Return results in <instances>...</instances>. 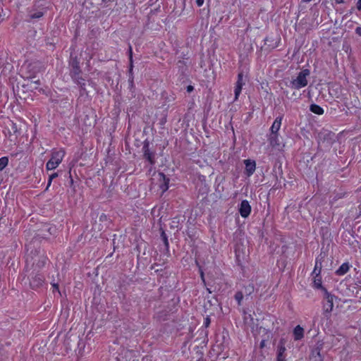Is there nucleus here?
Segmentation results:
<instances>
[{
  "label": "nucleus",
  "mask_w": 361,
  "mask_h": 361,
  "mask_svg": "<svg viewBox=\"0 0 361 361\" xmlns=\"http://www.w3.org/2000/svg\"><path fill=\"white\" fill-rule=\"evenodd\" d=\"M310 75V71L307 68H304L301 70L296 78L292 79L290 81V84L288 85L286 82V85L288 87H290L291 89L293 90H300L302 87H305L307 85L308 81H307V77H309Z\"/></svg>",
  "instance_id": "1"
},
{
  "label": "nucleus",
  "mask_w": 361,
  "mask_h": 361,
  "mask_svg": "<svg viewBox=\"0 0 361 361\" xmlns=\"http://www.w3.org/2000/svg\"><path fill=\"white\" fill-rule=\"evenodd\" d=\"M317 140L319 145L329 149L336 142L337 135L331 130L322 129L318 133Z\"/></svg>",
  "instance_id": "2"
},
{
  "label": "nucleus",
  "mask_w": 361,
  "mask_h": 361,
  "mask_svg": "<svg viewBox=\"0 0 361 361\" xmlns=\"http://www.w3.org/2000/svg\"><path fill=\"white\" fill-rule=\"evenodd\" d=\"M234 252L235 255V262L238 266L241 267L248 255L246 246L240 239L236 242L234 246Z\"/></svg>",
  "instance_id": "3"
},
{
  "label": "nucleus",
  "mask_w": 361,
  "mask_h": 361,
  "mask_svg": "<svg viewBox=\"0 0 361 361\" xmlns=\"http://www.w3.org/2000/svg\"><path fill=\"white\" fill-rule=\"evenodd\" d=\"M69 66L71 67V76L72 79L79 78V75L82 73L80 67V61L77 56H74L73 53L71 54Z\"/></svg>",
  "instance_id": "4"
},
{
  "label": "nucleus",
  "mask_w": 361,
  "mask_h": 361,
  "mask_svg": "<svg viewBox=\"0 0 361 361\" xmlns=\"http://www.w3.org/2000/svg\"><path fill=\"white\" fill-rule=\"evenodd\" d=\"M142 152H143V159L148 161L151 165H154L156 163L155 160V156L156 152L154 150H151L149 148V141L147 140H145L143 142V147H142Z\"/></svg>",
  "instance_id": "5"
},
{
  "label": "nucleus",
  "mask_w": 361,
  "mask_h": 361,
  "mask_svg": "<svg viewBox=\"0 0 361 361\" xmlns=\"http://www.w3.org/2000/svg\"><path fill=\"white\" fill-rule=\"evenodd\" d=\"M324 342L322 341H319L317 342L314 347L312 349L311 353L309 355L310 361H323L324 355L322 354V350L323 349Z\"/></svg>",
  "instance_id": "6"
},
{
  "label": "nucleus",
  "mask_w": 361,
  "mask_h": 361,
  "mask_svg": "<svg viewBox=\"0 0 361 361\" xmlns=\"http://www.w3.org/2000/svg\"><path fill=\"white\" fill-rule=\"evenodd\" d=\"M64 152L63 151H58L53 152L51 159L46 164V168L48 171L56 169L61 162Z\"/></svg>",
  "instance_id": "7"
},
{
  "label": "nucleus",
  "mask_w": 361,
  "mask_h": 361,
  "mask_svg": "<svg viewBox=\"0 0 361 361\" xmlns=\"http://www.w3.org/2000/svg\"><path fill=\"white\" fill-rule=\"evenodd\" d=\"M287 343V340L285 338H281L279 340V342L277 345L276 349V361H286V343Z\"/></svg>",
  "instance_id": "8"
},
{
  "label": "nucleus",
  "mask_w": 361,
  "mask_h": 361,
  "mask_svg": "<svg viewBox=\"0 0 361 361\" xmlns=\"http://www.w3.org/2000/svg\"><path fill=\"white\" fill-rule=\"evenodd\" d=\"M252 207L249 202L246 200L241 201L238 207V212L243 218H247L251 213Z\"/></svg>",
  "instance_id": "9"
},
{
  "label": "nucleus",
  "mask_w": 361,
  "mask_h": 361,
  "mask_svg": "<svg viewBox=\"0 0 361 361\" xmlns=\"http://www.w3.org/2000/svg\"><path fill=\"white\" fill-rule=\"evenodd\" d=\"M158 176L159 187L162 190V193H164L168 190L169 188L170 178L163 172H159Z\"/></svg>",
  "instance_id": "10"
},
{
  "label": "nucleus",
  "mask_w": 361,
  "mask_h": 361,
  "mask_svg": "<svg viewBox=\"0 0 361 361\" xmlns=\"http://www.w3.org/2000/svg\"><path fill=\"white\" fill-rule=\"evenodd\" d=\"M243 78H244L243 73V72L239 73L238 75V80L235 83V90H234L235 100L238 99L239 95L241 93L243 86L245 85V81H244Z\"/></svg>",
  "instance_id": "11"
},
{
  "label": "nucleus",
  "mask_w": 361,
  "mask_h": 361,
  "mask_svg": "<svg viewBox=\"0 0 361 361\" xmlns=\"http://www.w3.org/2000/svg\"><path fill=\"white\" fill-rule=\"evenodd\" d=\"M44 277L40 274H35L32 276L30 281V285L32 289L40 287L44 283Z\"/></svg>",
  "instance_id": "12"
},
{
  "label": "nucleus",
  "mask_w": 361,
  "mask_h": 361,
  "mask_svg": "<svg viewBox=\"0 0 361 361\" xmlns=\"http://www.w3.org/2000/svg\"><path fill=\"white\" fill-rule=\"evenodd\" d=\"M244 164L245 165L244 173L247 176L250 177L254 173L256 169V162L255 160L248 159L244 160Z\"/></svg>",
  "instance_id": "13"
},
{
  "label": "nucleus",
  "mask_w": 361,
  "mask_h": 361,
  "mask_svg": "<svg viewBox=\"0 0 361 361\" xmlns=\"http://www.w3.org/2000/svg\"><path fill=\"white\" fill-rule=\"evenodd\" d=\"M224 345L222 344L216 345L214 348H212V350L216 351V360L217 361H224L228 357L227 353H224Z\"/></svg>",
  "instance_id": "14"
},
{
  "label": "nucleus",
  "mask_w": 361,
  "mask_h": 361,
  "mask_svg": "<svg viewBox=\"0 0 361 361\" xmlns=\"http://www.w3.org/2000/svg\"><path fill=\"white\" fill-rule=\"evenodd\" d=\"M185 220V216H176L173 217L171 222V228H177L180 229L179 226L183 224Z\"/></svg>",
  "instance_id": "15"
},
{
  "label": "nucleus",
  "mask_w": 361,
  "mask_h": 361,
  "mask_svg": "<svg viewBox=\"0 0 361 361\" xmlns=\"http://www.w3.org/2000/svg\"><path fill=\"white\" fill-rule=\"evenodd\" d=\"M336 298L335 295L329 298V299H324L326 302L323 305L324 311L325 313H331L334 307V299Z\"/></svg>",
  "instance_id": "16"
},
{
  "label": "nucleus",
  "mask_w": 361,
  "mask_h": 361,
  "mask_svg": "<svg viewBox=\"0 0 361 361\" xmlns=\"http://www.w3.org/2000/svg\"><path fill=\"white\" fill-rule=\"evenodd\" d=\"M312 276V286L314 289H319V288H322V281L321 274L317 273V274L311 275Z\"/></svg>",
  "instance_id": "17"
},
{
  "label": "nucleus",
  "mask_w": 361,
  "mask_h": 361,
  "mask_svg": "<svg viewBox=\"0 0 361 361\" xmlns=\"http://www.w3.org/2000/svg\"><path fill=\"white\" fill-rule=\"evenodd\" d=\"M281 121H282V116H278L275 119V121H274V123L270 128L271 133L278 134V131L281 128Z\"/></svg>",
  "instance_id": "18"
},
{
  "label": "nucleus",
  "mask_w": 361,
  "mask_h": 361,
  "mask_svg": "<svg viewBox=\"0 0 361 361\" xmlns=\"http://www.w3.org/2000/svg\"><path fill=\"white\" fill-rule=\"evenodd\" d=\"M350 265L348 262L342 264L339 268L335 271L336 275L343 276L350 269Z\"/></svg>",
  "instance_id": "19"
},
{
  "label": "nucleus",
  "mask_w": 361,
  "mask_h": 361,
  "mask_svg": "<svg viewBox=\"0 0 361 361\" xmlns=\"http://www.w3.org/2000/svg\"><path fill=\"white\" fill-rule=\"evenodd\" d=\"M294 339L300 340L304 336V329L300 325L296 326L293 329Z\"/></svg>",
  "instance_id": "20"
},
{
  "label": "nucleus",
  "mask_w": 361,
  "mask_h": 361,
  "mask_svg": "<svg viewBox=\"0 0 361 361\" xmlns=\"http://www.w3.org/2000/svg\"><path fill=\"white\" fill-rule=\"evenodd\" d=\"M322 259H323V257H321V258L317 257L316 259L314 268L313 271L312 272L311 275L317 274V273L321 274L322 268Z\"/></svg>",
  "instance_id": "21"
},
{
  "label": "nucleus",
  "mask_w": 361,
  "mask_h": 361,
  "mask_svg": "<svg viewBox=\"0 0 361 361\" xmlns=\"http://www.w3.org/2000/svg\"><path fill=\"white\" fill-rule=\"evenodd\" d=\"M310 111L317 115H322L324 114L323 108L316 104H312L310 106Z\"/></svg>",
  "instance_id": "22"
},
{
  "label": "nucleus",
  "mask_w": 361,
  "mask_h": 361,
  "mask_svg": "<svg viewBox=\"0 0 361 361\" xmlns=\"http://www.w3.org/2000/svg\"><path fill=\"white\" fill-rule=\"evenodd\" d=\"M159 231H160V235H161V240L164 242V244L165 246V249H166V252H169V240H168V236H167L166 233H165V231L162 228H160Z\"/></svg>",
  "instance_id": "23"
},
{
  "label": "nucleus",
  "mask_w": 361,
  "mask_h": 361,
  "mask_svg": "<svg viewBox=\"0 0 361 361\" xmlns=\"http://www.w3.org/2000/svg\"><path fill=\"white\" fill-rule=\"evenodd\" d=\"M278 135H279V134H276V133H271L270 134L269 140L270 145L272 147H276V146H279L280 145Z\"/></svg>",
  "instance_id": "24"
},
{
  "label": "nucleus",
  "mask_w": 361,
  "mask_h": 361,
  "mask_svg": "<svg viewBox=\"0 0 361 361\" xmlns=\"http://www.w3.org/2000/svg\"><path fill=\"white\" fill-rule=\"evenodd\" d=\"M129 90L130 92V97L134 98L135 97V87L134 85V76L128 78Z\"/></svg>",
  "instance_id": "25"
},
{
  "label": "nucleus",
  "mask_w": 361,
  "mask_h": 361,
  "mask_svg": "<svg viewBox=\"0 0 361 361\" xmlns=\"http://www.w3.org/2000/svg\"><path fill=\"white\" fill-rule=\"evenodd\" d=\"M274 41V39H272L271 37H267L264 39V44H267L268 47H270L271 49H274L278 47V43H279V39H277L275 41V42H273Z\"/></svg>",
  "instance_id": "26"
},
{
  "label": "nucleus",
  "mask_w": 361,
  "mask_h": 361,
  "mask_svg": "<svg viewBox=\"0 0 361 361\" xmlns=\"http://www.w3.org/2000/svg\"><path fill=\"white\" fill-rule=\"evenodd\" d=\"M201 334H204V336L202 338H196L195 340V343H196L197 344L195 345V346L194 347V348H199V345H201V344H204V345H206L207 343V340L206 339V337H207V333L206 332H203V331H202V333Z\"/></svg>",
  "instance_id": "27"
},
{
  "label": "nucleus",
  "mask_w": 361,
  "mask_h": 361,
  "mask_svg": "<svg viewBox=\"0 0 361 361\" xmlns=\"http://www.w3.org/2000/svg\"><path fill=\"white\" fill-rule=\"evenodd\" d=\"M8 164V158L3 157L0 158V171H3Z\"/></svg>",
  "instance_id": "28"
},
{
  "label": "nucleus",
  "mask_w": 361,
  "mask_h": 361,
  "mask_svg": "<svg viewBox=\"0 0 361 361\" xmlns=\"http://www.w3.org/2000/svg\"><path fill=\"white\" fill-rule=\"evenodd\" d=\"M318 290H320L322 291L324 299H329V298H331V296L334 295L333 294L329 293L324 286H322V288H319Z\"/></svg>",
  "instance_id": "29"
},
{
  "label": "nucleus",
  "mask_w": 361,
  "mask_h": 361,
  "mask_svg": "<svg viewBox=\"0 0 361 361\" xmlns=\"http://www.w3.org/2000/svg\"><path fill=\"white\" fill-rule=\"evenodd\" d=\"M74 81H75L77 82V84L78 85H80V90H85V80L80 77L79 75V78H76V79H73Z\"/></svg>",
  "instance_id": "30"
},
{
  "label": "nucleus",
  "mask_w": 361,
  "mask_h": 361,
  "mask_svg": "<svg viewBox=\"0 0 361 361\" xmlns=\"http://www.w3.org/2000/svg\"><path fill=\"white\" fill-rule=\"evenodd\" d=\"M59 176V172H55V173H53L52 174L49 175L46 190H47L49 187L51 185L52 180L54 178H56V177H58Z\"/></svg>",
  "instance_id": "31"
},
{
  "label": "nucleus",
  "mask_w": 361,
  "mask_h": 361,
  "mask_svg": "<svg viewBox=\"0 0 361 361\" xmlns=\"http://www.w3.org/2000/svg\"><path fill=\"white\" fill-rule=\"evenodd\" d=\"M234 298L235 300L238 302V305H240L241 301L243 299V293L241 291H238L235 293Z\"/></svg>",
  "instance_id": "32"
},
{
  "label": "nucleus",
  "mask_w": 361,
  "mask_h": 361,
  "mask_svg": "<svg viewBox=\"0 0 361 361\" xmlns=\"http://www.w3.org/2000/svg\"><path fill=\"white\" fill-rule=\"evenodd\" d=\"M68 178H69V181H68L69 186H70V188H71L73 189V192H75V188L74 185V180H73L71 173V171H69V172H68Z\"/></svg>",
  "instance_id": "33"
},
{
  "label": "nucleus",
  "mask_w": 361,
  "mask_h": 361,
  "mask_svg": "<svg viewBox=\"0 0 361 361\" xmlns=\"http://www.w3.org/2000/svg\"><path fill=\"white\" fill-rule=\"evenodd\" d=\"M44 15V13L42 11H37L35 12L30 16L31 19H38L42 17Z\"/></svg>",
  "instance_id": "34"
},
{
  "label": "nucleus",
  "mask_w": 361,
  "mask_h": 361,
  "mask_svg": "<svg viewBox=\"0 0 361 361\" xmlns=\"http://www.w3.org/2000/svg\"><path fill=\"white\" fill-rule=\"evenodd\" d=\"M72 341V339H71V337H66L65 341H64V345L66 346V348L67 349H71L72 348V345L71 344V342Z\"/></svg>",
  "instance_id": "35"
},
{
  "label": "nucleus",
  "mask_w": 361,
  "mask_h": 361,
  "mask_svg": "<svg viewBox=\"0 0 361 361\" xmlns=\"http://www.w3.org/2000/svg\"><path fill=\"white\" fill-rule=\"evenodd\" d=\"M276 168V165L274 166V170H273V171L275 173L274 178H275V180H276V183L273 186L274 189H278L279 188H280V186L277 185V183L279 181V176L277 175V172L275 171Z\"/></svg>",
  "instance_id": "36"
},
{
  "label": "nucleus",
  "mask_w": 361,
  "mask_h": 361,
  "mask_svg": "<svg viewBox=\"0 0 361 361\" xmlns=\"http://www.w3.org/2000/svg\"><path fill=\"white\" fill-rule=\"evenodd\" d=\"M128 55H129V62H130V63H133V49H132V47L130 45L129 46V48H128Z\"/></svg>",
  "instance_id": "37"
},
{
  "label": "nucleus",
  "mask_w": 361,
  "mask_h": 361,
  "mask_svg": "<svg viewBox=\"0 0 361 361\" xmlns=\"http://www.w3.org/2000/svg\"><path fill=\"white\" fill-rule=\"evenodd\" d=\"M210 323H211V319H210L209 317H207L206 318H204L203 326L205 328H207V327H209Z\"/></svg>",
  "instance_id": "38"
},
{
  "label": "nucleus",
  "mask_w": 361,
  "mask_h": 361,
  "mask_svg": "<svg viewBox=\"0 0 361 361\" xmlns=\"http://www.w3.org/2000/svg\"><path fill=\"white\" fill-rule=\"evenodd\" d=\"M269 335H267V336L266 338H263V339L261 341L260 344H259V348H264V347H265V343H266V341L269 339Z\"/></svg>",
  "instance_id": "39"
},
{
  "label": "nucleus",
  "mask_w": 361,
  "mask_h": 361,
  "mask_svg": "<svg viewBox=\"0 0 361 361\" xmlns=\"http://www.w3.org/2000/svg\"><path fill=\"white\" fill-rule=\"evenodd\" d=\"M133 63H130V62L129 63V70H128L129 78L130 76H133Z\"/></svg>",
  "instance_id": "40"
},
{
  "label": "nucleus",
  "mask_w": 361,
  "mask_h": 361,
  "mask_svg": "<svg viewBox=\"0 0 361 361\" xmlns=\"http://www.w3.org/2000/svg\"><path fill=\"white\" fill-rule=\"evenodd\" d=\"M278 171H279V177L281 178H283V171H282V166H281V164H279V166H278Z\"/></svg>",
  "instance_id": "41"
},
{
  "label": "nucleus",
  "mask_w": 361,
  "mask_h": 361,
  "mask_svg": "<svg viewBox=\"0 0 361 361\" xmlns=\"http://www.w3.org/2000/svg\"><path fill=\"white\" fill-rule=\"evenodd\" d=\"M186 90L188 93H190L194 90V87L191 85H189L186 87Z\"/></svg>",
  "instance_id": "42"
},
{
  "label": "nucleus",
  "mask_w": 361,
  "mask_h": 361,
  "mask_svg": "<svg viewBox=\"0 0 361 361\" xmlns=\"http://www.w3.org/2000/svg\"><path fill=\"white\" fill-rule=\"evenodd\" d=\"M361 216V203H360L358 206V213L356 216V219L360 218Z\"/></svg>",
  "instance_id": "43"
},
{
  "label": "nucleus",
  "mask_w": 361,
  "mask_h": 361,
  "mask_svg": "<svg viewBox=\"0 0 361 361\" xmlns=\"http://www.w3.org/2000/svg\"><path fill=\"white\" fill-rule=\"evenodd\" d=\"M51 284H52V286L54 288V290H56L59 292V284L57 283H53Z\"/></svg>",
  "instance_id": "44"
},
{
  "label": "nucleus",
  "mask_w": 361,
  "mask_h": 361,
  "mask_svg": "<svg viewBox=\"0 0 361 361\" xmlns=\"http://www.w3.org/2000/svg\"><path fill=\"white\" fill-rule=\"evenodd\" d=\"M355 33L361 37V27H357L355 28Z\"/></svg>",
  "instance_id": "45"
},
{
  "label": "nucleus",
  "mask_w": 361,
  "mask_h": 361,
  "mask_svg": "<svg viewBox=\"0 0 361 361\" xmlns=\"http://www.w3.org/2000/svg\"><path fill=\"white\" fill-rule=\"evenodd\" d=\"M204 0H196V4L198 6H202L203 5Z\"/></svg>",
  "instance_id": "46"
},
{
  "label": "nucleus",
  "mask_w": 361,
  "mask_h": 361,
  "mask_svg": "<svg viewBox=\"0 0 361 361\" xmlns=\"http://www.w3.org/2000/svg\"><path fill=\"white\" fill-rule=\"evenodd\" d=\"M241 233H242V230H240V229H238V230L235 232V233H234V236H235V238H237L238 235H240V234H241Z\"/></svg>",
  "instance_id": "47"
},
{
  "label": "nucleus",
  "mask_w": 361,
  "mask_h": 361,
  "mask_svg": "<svg viewBox=\"0 0 361 361\" xmlns=\"http://www.w3.org/2000/svg\"><path fill=\"white\" fill-rule=\"evenodd\" d=\"M356 7H357V10H359V11L361 10V0L357 1Z\"/></svg>",
  "instance_id": "48"
},
{
  "label": "nucleus",
  "mask_w": 361,
  "mask_h": 361,
  "mask_svg": "<svg viewBox=\"0 0 361 361\" xmlns=\"http://www.w3.org/2000/svg\"><path fill=\"white\" fill-rule=\"evenodd\" d=\"M106 219V216L104 214H102V215L99 217V220L101 221H103Z\"/></svg>",
  "instance_id": "49"
},
{
  "label": "nucleus",
  "mask_w": 361,
  "mask_h": 361,
  "mask_svg": "<svg viewBox=\"0 0 361 361\" xmlns=\"http://www.w3.org/2000/svg\"><path fill=\"white\" fill-rule=\"evenodd\" d=\"M259 330H260V331H261V330H262V331H263V332H264L266 334H268L269 333V331L267 329H266L265 328H264V327H262V326H261V327L259 328Z\"/></svg>",
  "instance_id": "50"
},
{
  "label": "nucleus",
  "mask_w": 361,
  "mask_h": 361,
  "mask_svg": "<svg viewBox=\"0 0 361 361\" xmlns=\"http://www.w3.org/2000/svg\"><path fill=\"white\" fill-rule=\"evenodd\" d=\"M178 63L179 64V67L182 66L183 68H184L185 65L183 61H179Z\"/></svg>",
  "instance_id": "51"
},
{
  "label": "nucleus",
  "mask_w": 361,
  "mask_h": 361,
  "mask_svg": "<svg viewBox=\"0 0 361 361\" xmlns=\"http://www.w3.org/2000/svg\"><path fill=\"white\" fill-rule=\"evenodd\" d=\"M200 276L202 281L204 282V272L202 270H200Z\"/></svg>",
  "instance_id": "52"
},
{
  "label": "nucleus",
  "mask_w": 361,
  "mask_h": 361,
  "mask_svg": "<svg viewBox=\"0 0 361 361\" xmlns=\"http://www.w3.org/2000/svg\"><path fill=\"white\" fill-rule=\"evenodd\" d=\"M335 1L336 4H342L344 2L343 0H335Z\"/></svg>",
  "instance_id": "53"
},
{
  "label": "nucleus",
  "mask_w": 361,
  "mask_h": 361,
  "mask_svg": "<svg viewBox=\"0 0 361 361\" xmlns=\"http://www.w3.org/2000/svg\"><path fill=\"white\" fill-rule=\"evenodd\" d=\"M78 338H79V337H75V338H74V341H75V343H78V344H79V341H78Z\"/></svg>",
  "instance_id": "54"
},
{
  "label": "nucleus",
  "mask_w": 361,
  "mask_h": 361,
  "mask_svg": "<svg viewBox=\"0 0 361 361\" xmlns=\"http://www.w3.org/2000/svg\"><path fill=\"white\" fill-rule=\"evenodd\" d=\"M13 129H15V130H14V131L16 132V131L17 128H16V124H15V123H13Z\"/></svg>",
  "instance_id": "55"
},
{
  "label": "nucleus",
  "mask_w": 361,
  "mask_h": 361,
  "mask_svg": "<svg viewBox=\"0 0 361 361\" xmlns=\"http://www.w3.org/2000/svg\"><path fill=\"white\" fill-rule=\"evenodd\" d=\"M34 83L35 84H39V80L35 81Z\"/></svg>",
  "instance_id": "56"
},
{
  "label": "nucleus",
  "mask_w": 361,
  "mask_h": 361,
  "mask_svg": "<svg viewBox=\"0 0 361 361\" xmlns=\"http://www.w3.org/2000/svg\"><path fill=\"white\" fill-rule=\"evenodd\" d=\"M207 290L209 291V293H210L212 292V291L211 290V289H210V288H207Z\"/></svg>",
  "instance_id": "57"
},
{
  "label": "nucleus",
  "mask_w": 361,
  "mask_h": 361,
  "mask_svg": "<svg viewBox=\"0 0 361 361\" xmlns=\"http://www.w3.org/2000/svg\"><path fill=\"white\" fill-rule=\"evenodd\" d=\"M358 232H360L361 233V226H360L357 229Z\"/></svg>",
  "instance_id": "58"
},
{
  "label": "nucleus",
  "mask_w": 361,
  "mask_h": 361,
  "mask_svg": "<svg viewBox=\"0 0 361 361\" xmlns=\"http://www.w3.org/2000/svg\"><path fill=\"white\" fill-rule=\"evenodd\" d=\"M360 202L361 203V196H360Z\"/></svg>",
  "instance_id": "59"
},
{
  "label": "nucleus",
  "mask_w": 361,
  "mask_h": 361,
  "mask_svg": "<svg viewBox=\"0 0 361 361\" xmlns=\"http://www.w3.org/2000/svg\"><path fill=\"white\" fill-rule=\"evenodd\" d=\"M360 299H361V297H360Z\"/></svg>",
  "instance_id": "60"
},
{
  "label": "nucleus",
  "mask_w": 361,
  "mask_h": 361,
  "mask_svg": "<svg viewBox=\"0 0 361 361\" xmlns=\"http://www.w3.org/2000/svg\"><path fill=\"white\" fill-rule=\"evenodd\" d=\"M360 283H361V281H360Z\"/></svg>",
  "instance_id": "61"
}]
</instances>
